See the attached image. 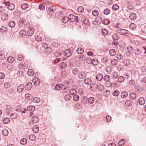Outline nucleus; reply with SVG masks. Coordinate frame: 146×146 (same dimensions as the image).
I'll return each instance as SVG.
<instances>
[{"mask_svg": "<svg viewBox=\"0 0 146 146\" xmlns=\"http://www.w3.org/2000/svg\"><path fill=\"white\" fill-rule=\"evenodd\" d=\"M117 32L118 33L122 35L128 36L129 35L128 31L127 30L121 29H118Z\"/></svg>", "mask_w": 146, "mask_h": 146, "instance_id": "f257e3e1", "label": "nucleus"}, {"mask_svg": "<svg viewBox=\"0 0 146 146\" xmlns=\"http://www.w3.org/2000/svg\"><path fill=\"white\" fill-rule=\"evenodd\" d=\"M69 21L70 22H73L76 21L77 23L78 20L77 19V17L73 15L72 14H70L68 16Z\"/></svg>", "mask_w": 146, "mask_h": 146, "instance_id": "f03ea898", "label": "nucleus"}, {"mask_svg": "<svg viewBox=\"0 0 146 146\" xmlns=\"http://www.w3.org/2000/svg\"><path fill=\"white\" fill-rule=\"evenodd\" d=\"M56 10V8L55 6H52L49 8L47 12L49 14H51L53 13V12L55 11Z\"/></svg>", "mask_w": 146, "mask_h": 146, "instance_id": "7ed1b4c3", "label": "nucleus"}, {"mask_svg": "<svg viewBox=\"0 0 146 146\" xmlns=\"http://www.w3.org/2000/svg\"><path fill=\"white\" fill-rule=\"evenodd\" d=\"M32 81L34 85L35 86H38L40 83L39 79L37 78H33Z\"/></svg>", "mask_w": 146, "mask_h": 146, "instance_id": "20e7f679", "label": "nucleus"}, {"mask_svg": "<svg viewBox=\"0 0 146 146\" xmlns=\"http://www.w3.org/2000/svg\"><path fill=\"white\" fill-rule=\"evenodd\" d=\"M132 62V61L131 60L124 59L123 61V63L124 65L127 66H129L131 62Z\"/></svg>", "mask_w": 146, "mask_h": 146, "instance_id": "39448f33", "label": "nucleus"}, {"mask_svg": "<svg viewBox=\"0 0 146 146\" xmlns=\"http://www.w3.org/2000/svg\"><path fill=\"white\" fill-rule=\"evenodd\" d=\"M86 76V74L84 72H82L78 74V78L81 79H84Z\"/></svg>", "mask_w": 146, "mask_h": 146, "instance_id": "423d86ee", "label": "nucleus"}, {"mask_svg": "<svg viewBox=\"0 0 146 146\" xmlns=\"http://www.w3.org/2000/svg\"><path fill=\"white\" fill-rule=\"evenodd\" d=\"M34 30L33 28L31 27L28 30L27 32V34L28 36H31L34 33Z\"/></svg>", "mask_w": 146, "mask_h": 146, "instance_id": "0eeeda50", "label": "nucleus"}, {"mask_svg": "<svg viewBox=\"0 0 146 146\" xmlns=\"http://www.w3.org/2000/svg\"><path fill=\"white\" fill-rule=\"evenodd\" d=\"M25 88V86L23 84H21L19 85L17 88V90L19 93H21L23 91Z\"/></svg>", "mask_w": 146, "mask_h": 146, "instance_id": "6e6552de", "label": "nucleus"}, {"mask_svg": "<svg viewBox=\"0 0 146 146\" xmlns=\"http://www.w3.org/2000/svg\"><path fill=\"white\" fill-rule=\"evenodd\" d=\"M8 15L7 13H5L2 15L1 16V18L3 21L6 20L8 19Z\"/></svg>", "mask_w": 146, "mask_h": 146, "instance_id": "1a4fd4ad", "label": "nucleus"}, {"mask_svg": "<svg viewBox=\"0 0 146 146\" xmlns=\"http://www.w3.org/2000/svg\"><path fill=\"white\" fill-rule=\"evenodd\" d=\"M145 99L143 97H141L138 99V102L141 105H143L145 103Z\"/></svg>", "mask_w": 146, "mask_h": 146, "instance_id": "9d476101", "label": "nucleus"}, {"mask_svg": "<svg viewBox=\"0 0 146 146\" xmlns=\"http://www.w3.org/2000/svg\"><path fill=\"white\" fill-rule=\"evenodd\" d=\"M127 53H128L129 54H132L134 50L133 47L130 46H129L127 48Z\"/></svg>", "mask_w": 146, "mask_h": 146, "instance_id": "9b49d317", "label": "nucleus"}, {"mask_svg": "<svg viewBox=\"0 0 146 146\" xmlns=\"http://www.w3.org/2000/svg\"><path fill=\"white\" fill-rule=\"evenodd\" d=\"M32 86L33 85L30 82H28L25 88L27 90H30L31 89Z\"/></svg>", "mask_w": 146, "mask_h": 146, "instance_id": "f8f14e48", "label": "nucleus"}, {"mask_svg": "<svg viewBox=\"0 0 146 146\" xmlns=\"http://www.w3.org/2000/svg\"><path fill=\"white\" fill-rule=\"evenodd\" d=\"M7 7L9 10L12 11L15 9V6L13 3H9L7 5Z\"/></svg>", "mask_w": 146, "mask_h": 146, "instance_id": "ddd939ff", "label": "nucleus"}, {"mask_svg": "<svg viewBox=\"0 0 146 146\" xmlns=\"http://www.w3.org/2000/svg\"><path fill=\"white\" fill-rule=\"evenodd\" d=\"M129 17L131 20H134L137 18L136 15L134 13H131L129 15Z\"/></svg>", "mask_w": 146, "mask_h": 146, "instance_id": "4468645a", "label": "nucleus"}, {"mask_svg": "<svg viewBox=\"0 0 146 146\" xmlns=\"http://www.w3.org/2000/svg\"><path fill=\"white\" fill-rule=\"evenodd\" d=\"M65 55L67 57H70L71 55V53L70 51L68 49H66L64 52Z\"/></svg>", "mask_w": 146, "mask_h": 146, "instance_id": "2eb2a0df", "label": "nucleus"}, {"mask_svg": "<svg viewBox=\"0 0 146 146\" xmlns=\"http://www.w3.org/2000/svg\"><path fill=\"white\" fill-rule=\"evenodd\" d=\"M84 82L86 84L89 85L91 84L92 80L89 78H85L84 80Z\"/></svg>", "mask_w": 146, "mask_h": 146, "instance_id": "dca6fc26", "label": "nucleus"}, {"mask_svg": "<svg viewBox=\"0 0 146 146\" xmlns=\"http://www.w3.org/2000/svg\"><path fill=\"white\" fill-rule=\"evenodd\" d=\"M67 64L66 62H62L60 64V68L62 69H64L66 67Z\"/></svg>", "mask_w": 146, "mask_h": 146, "instance_id": "f3484780", "label": "nucleus"}, {"mask_svg": "<svg viewBox=\"0 0 146 146\" xmlns=\"http://www.w3.org/2000/svg\"><path fill=\"white\" fill-rule=\"evenodd\" d=\"M7 29V28L4 26H2L0 28V32L3 33L5 34Z\"/></svg>", "mask_w": 146, "mask_h": 146, "instance_id": "a211bd4d", "label": "nucleus"}, {"mask_svg": "<svg viewBox=\"0 0 146 146\" xmlns=\"http://www.w3.org/2000/svg\"><path fill=\"white\" fill-rule=\"evenodd\" d=\"M6 109L5 110L6 112L8 113L9 111H11L12 110V108L9 105H7L6 106Z\"/></svg>", "mask_w": 146, "mask_h": 146, "instance_id": "6ab92c4d", "label": "nucleus"}, {"mask_svg": "<svg viewBox=\"0 0 146 146\" xmlns=\"http://www.w3.org/2000/svg\"><path fill=\"white\" fill-rule=\"evenodd\" d=\"M96 78L98 81H100L103 79V75L102 74H98L96 76Z\"/></svg>", "mask_w": 146, "mask_h": 146, "instance_id": "aec40b11", "label": "nucleus"}, {"mask_svg": "<svg viewBox=\"0 0 146 146\" xmlns=\"http://www.w3.org/2000/svg\"><path fill=\"white\" fill-rule=\"evenodd\" d=\"M7 61L10 63H13L14 61V58L11 56H9L7 58Z\"/></svg>", "mask_w": 146, "mask_h": 146, "instance_id": "412c9836", "label": "nucleus"}, {"mask_svg": "<svg viewBox=\"0 0 146 146\" xmlns=\"http://www.w3.org/2000/svg\"><path fill=\"white\" fill-rule=\"evenodd\" d=\"M136 95L134 93H131L129 95L130 98L131 100H134L136 98Z\"/></svg>", "mask_w": 146, "mask_h": 146, "instance_id": "4be33fe9", "label": "nucleus"}, {"mask_svg": "<svg viewBox=\"0 0 146 146\" xmlns=\"http://www.w3.org/2000/svg\"><path fill=\"white\" fill-rule=\"evenodd\" d=\"M77 11L78 13H81L84 12V9L82 7L80 6L78 7Z\"/></svg>", "mask_w": 146, "mask_h": 146, "instance_id": "5701e85b", "label": "nucleus"}, {"mask_svg": "<svg viewBox=\"0 0 146 146\" xmlns=\"http://www.w3.org/2000/svg\"><path fill=\"white\" fill-rule=\"evenodd\" d=\"M17 114L15 113H11L10 115V118L12 119H16L17 117Z\"/></svg>", "mask_w": 146, "mask_h": 146, "instance_id": "b1692460", "label": "nucleus"}, {"mask_svg": "<svg viewBox=\"0 0 146 146\" xmlns=\"http://www.w3.org/2000/svg\"><path fill=\"white\" fill-rule=\"evenodd\" d=\"M35 109V107L34 106H30L27 108V110L30 111H33Z\"/></svg>", "mask_w": 146, "mask_h": 146, "instance_id": "393cba45", "label": "nucleus"}, {"mask_svg": "<svg viewBox=\"0 0 146 146\" xmlns=\"http://www.w3.org/2000/svg\"><path fill=\"white\" fill-rule=\"evenodd\" d=\"M45 51L46 53L48 54L52 52V49L51 48L47 47L46 48H45Z\"/></svg>", "mask_w": 146, "mask_h": 146, "instance_id": "a878e982", "label": "nucleus"}, {"mask_svg": "<svg viewBox=\"0 0 146 146\" xmlns=\"http://www.w3.org/2000/svg\"><path fill=\"white\" fill-rule=\"evenodd\" d=\"M109 53L111 56H114L116 52L115 49H112L109 50Z\"/></svg>", "mask_w": 146, "mask_h": 146, "instance_id": "bb28decb", "label": "nucleus"}, {"mask_svg": "<svg viewBox=\"0 0 146 146\" xmlns=\"http://www.w3.org/2000/svg\"><path fill=\"white\" fill-rule=\"evenodd\" d=\"M63 86L62 84H58L56 85L55 87V89L56 90H59L63 87Z\"/></svg>", "mask_w": 146, "mask_h": 146, "instance_id": "cd10ccee", "label": "nucleus"}, {"mask_svg": "<svg viewBox=\"0 0 146 146\" xmlns=\"http://www.w3.org/2000/svg\"><path fill=\"white\" fill-rule=\"evenodd\" d=\"M19 68L20 69H22L24 68H27V65L24 66L22 63H20L18 66Z\"/></svg>", "mask_w": 146, "mask_h": 146, "instance_id": "c85d7f7f", "label": "nucleus"}, {"mask_svg": "<svg viewBox=\"0 0 146 146\" xmlns=\"http://www.w3.org/2000/svg\"><path fill=\"white\" fill-rule=\"evenodd\" d=\"M25 97L26 98L29 100H32L33 98V96L31 94L27 93L25 94Z\"/></svg>", "mask_w": 146, "mask_h": 146, "instance_id": "c756f323", "label": "nucleus"}, {"mask_svg": "<svg viewBox=\"0 0 146 146\" xmlns=\"http://www.w3.org/2000/svg\"><path fill=\"white\" fill-rule=\"evenodd\" d=\"M97 85L95 83H93L91 84L90 88L92 90H95L97 88Z\"/></svg>", "mask_w": 146, "mask_h": 146, "instance_id": "7c9ffc66", "label": "nucleus"}, {"mask_svg": "<svg viewBox=\"0 0 146 146\" xmlns=\"http://www.w3.org/2000/svg\"><path fill=\"white\" fill-rule=\"evenodd\" d=\"M135 54L136 55H139L141 53V50L137 48L135 50Z\"/></svg>", "mask_w": 146, "mask_h": 146, "instance_id": "2f4dec72", "label": "nucleus"}, {"mask_svg": "<svg viewBox=\"0 0 146 146\" xmlns=\"http://www.w3.org/2000/svg\"><path fill=\"white\" fill-rule=\"evenodd\" d=\"M98 60L96 59H93L92 60V64L94 66L98 64Z\"/></svg>", "mask_w": 146, "mask_h": 146, "instance_id": "473e14b6", "label": "nucleus"}, {"mask_svg": "<svg viewBox=\"0 0 146 146\" xmlns=\"http://www.w3.org/2000/svg\"><path fill=\"white\" fill-rule=\"evenodd\" d=\"M8 25L10 27L13 28L15 26V24L14 21H11L9 22Z\"/></svg>", "mask_w": 146, "mask_h": 146, "instance_id": "72a5a7b5", "label": "nucleus"}, {"mask_svg": "<svg viewBox=\"0 0 146 146\" xmlns=\"http://www.w3.org/2000/svg\"><path fill=\"white\" fill-rule=\"evenodd\" d=\"M2 134L4 136H7L8 135V131L7 129H5L2 131Z\"/></svg>", "mask_w": 146, "mask_h": 146, "instance_id": "f704fd0d", "label": "nucleus"}, {"mask_svg": "<svg viewBox=\"0 0 146 146\" xmlns=\"http://www.w3.org/2000/svg\"><path fill=\"white\" fill-rule=\"evenodd\" d=\"M104 80L106 82H109L110 79V76L108 75H105L104 77Z\"/></svg>", "mask_w": 146, "mask_h": 146, "instance_id": "c9c22d12", "label": "nucleus"}, {"mask_svg": "<svg viewBox=\"0 0 146 146\" xmlns=\"http://www.w3.org/2000/svg\"><path fill=\"white\" fill-rule=\"evenodd\" d=\"M32 121L33 123H36L38 122V119L37 117L34 116L32 117Z\"/></svg>", "mask_w": 146, "mask_h": 146, "instance_id": "e433bc0d", "label": "nucleus"}, {"mask_svg": "<svg viewBox=\"0 0 146 146\" xmlns=\"http://www.w3.org/2000/svg\"><path fill=\"white\" fill-rule=\"evenodd\" d=\"M128 95L127 92H123L121 94V98H125Z\"/></svg>", "mask_w": 146, "mask_h": 146, "instance_id": "4c0bfd02", "label": "nucleus"}, {"mask_svg": "<svg viewBox=\"0 0 146 146\" xmlns=\"http://www.w3.org/2000/svg\"><path fill=\"white\" fill-rule=\"evenodd\" d=\"M9 121V118L7 117L4 118L3 120V123L5 124L8 123Z\"/></svg>", "mask_w": 146, "mask_h": 146, "instance_id": "58836bf2", "label": "nucleus"}, {"mask_svg": "<svg viewBox=\"0 0 146 146\" xmlns=\"http://www.w3.org/2000/svg\"><path fill=\"white\" fill-rule=\"evenodd\" d=\"M102 23L105 25H107L109 24L110 21L108 19H105L102 21Z\"/></svg>", "mask_w": 146, "mask_h": 146, "instance_id": "ea45409f", "label": "nucleus"}, {"mask_svg": "<svg viewBox=\"0 0 146 146\" xmlns=\"http://www.w3.org/2000/svg\"><path fill=\"white\" fill-rule=\"evenodd\" d=\"M20 142L22 145H25L27 142V140L26 138H23L20 140Z\"/></svg>", "mask_w": 146, "mask_h": 146, "instance_id": "a19ab883", "label": "nucleus"}, {"mask_svg": "<svg viewBox=\"0 0 146 146\" xmlns=\"http://www.w3.org/2000/svg\"><path fill=\"white\" fill-rule=\"evenodd\" d=\"M117 63V60L115 59H112L111 61V64L113 66H115Z\"/></svg>", "mask_w": 146, "mask_h": 146, "instance_id": "79ce46f5", "label": "nucleus"}, {"mask_svg": "<svg viewBox=\"0 0 146 146\" xmlns=\"http://www.w3.org/2000/svg\"><path fill=\"white\" fill-rule=\"evenodd\" d=\"M77 53L78 54H81L84 52V50L81 48H78L76 50Z\"/></svg>", "mask_w": 146, "mask_h": 146, "instance_id": "37998d69", "label": "nucleus"}, {"mask_svg": "<svg viewBox=\"0 0 146 146\" xmlns=\"http://www.w3.org/2000/svg\"><path fill=\"white\" fill-rule=\"evenodd\" d=\"M27 74L29 76H33L34 74V72L31 69H29L28 70Z\"/></svg>", "mask_w": 146, "mask_h": 146, "instance_id": "c03bdc74", "label": "nucleus"}, {"mask_svg": "<svg viewBox=\"0 0 146 146\" xmlns=\"http://www.w3.org/2000/svg\"><path fill=\"white\" fill-rule=\"evenodd\" d=\"M92 15L95 17H96L98 15L99 13L98 11L96 10H93L92 12Z\"/></svg>", "mask_w": 146, "mask_h": 146, "instance_id": "a18cd8bd", "label": "nucleus"}, {"mask_svg": "<svg viewBox=\"0 0 146 146\" xmlns=\"http://www.w3.org/2000/svg\"><path fill=\"white\" fill-rule=\"evenodd\" d=\"M17 59L18 60L22 61L23 59V57L21 54H19L17 56Z\"/></svg>", "mask_w": 146, "mask_h": 146, "instance_id": "49530a36", "label": "nucleus"}, {"mask_svg": "<svg viewBox=\"0 0 146 146\" xmlns=\"http://www.w3.org/2000/svg\"><path fill=\"white\" fill-rule=\"evenodd\" d=\"M88 102L90 104H92L94 101V98L92 97H90L88 100Z\"/></svg>", "mask_w": 146, "mask_h": 146, "instance_id": "de8ad7c7", "label": "nucleus"}, {"mask_svg": "<svg viewBox=\"0 0 146 146\" xmlns=\"http://www.w3.org/2000/svg\"><path fill=\"white\" fill-rule=\"evenodd\" d=\"M125 104L126 106H129L132 105V102L131 100H128L125 102Z\"/></svg>", "mask_w": 146, "mask_h": 146, "instance_id": "09e8293b", "label": "nucleus"}, {"mask_svg": "<svg viewBox=\"0 0 146 146\" xmlns=\"http://www.w3.org/2000/svg\"><path fill=\"white\" fill-rule=\"evenodd\" d=\"M40 99L38 97H35L33 100V101L34 103H37L40 102Z\"/></svg>", "mask_w": 146, "mask_h": 146, "instance_id": "8fccbe9b", "label": "nucleus"}, {"mask_svg": "<svg viewBox=\"0 0 146 146\" xmlns=\"http://www.w3.org/2000/svg\"><path fill=\"white\" fill-rule=\"evenodd\" d=\"M102 33L104 36L108 34V31L105 29H103L102 30Z\"/></svg>", "mask_w": 146, "mask_h": 146, "instance_id": "3c124183", "label": "nucleus"}, {"mask_svg": "<svg viewBox=\"0 0 146 146\" xmlns=\"http://www.w3.org/2000/svg\"><path fill=\"white\" fill-rule=\"evenodd\" d=\"M104 88V86L100 84L98 85H97V88L99 91H102L103 90Z\"/></svg>", "mask_w": 146, "mask_h": 146, "instance_id": "603ef678", "label": "nucleus"}, {"mask_svg": "<svg viewBox=\"0 0 146 146\" xmlns=\"http://www.w3.org/2000/svg\"><path fill=\"white\" fill-rule=\"evenodd\" d=\"M69 93L71 95H73L76 93V91L75 89H72L70 90Z\"/></svg>", "mask_w": 146, "mask_h": 146, "instance_id": "864d4df0", "label": "nucleus"}, {"mask_svg": "<svg viewBox=\"0 0 146 146\" xmlns=\"http://www.w3.org/2000/svg\"><path fill=\"white\" fill-rule=\"evenodd\" d=\"M62 21L64 23H66L69 21V17H64L62 19Z\"/></svg>", "mask_w": 146, "mask_h": 146, "instance_id": "5fc2aeb1", "label": "nucleus"}, {"mask_svg": "<svg viewBox=\"0 0 146 146\" xmlns=\"http://www.w3.org/2000/svg\"><path fill=\"white\" fill-rule=\"evenodd\" d=\"M20 35L22 36H25L26 34V33L25 31L24 30H21L19 32Z\"/></svg>", "mask_w": 146, "mask_h": 146, "instance_id": "6e6d98bb", "label": "nucleus"}, {"mask_svg": "<svg viewBox=\"0 0 146 146\" xmlns=\"http://www.w3.org/2000/svg\"><path fill=\"white\" fill-rule=\"evenodd\" d=\"M124 80L125 79L124 77L122 76H121L118 78V81L119 82H122L124 81Z\"/></svg>", "mask_w": 146, "mask_h": 146, "instance_id": "4d7b16f0", "label": "nucleus"}, {"mask_svg": "<svg viewBox=\"0 0 146 146\" xmlns=\"http://www.w3.org/2000/svg\"><path fill=\"white\" fill-rule=\"evenodd\" d=\"M119 8V6L117 4H114L112 6V9L114 11L117 10Z\"/></svg>", "mask_w": 146, "mask_h": 146, "instance_id": "13d9d810", "label": "nucleus"}, {"mask_svg": "<svg viewBox=\"0 0 146 146\" xmlns=\"http://www.w3.org/2000/svg\"><path fill=\"white\" fill-rule=\"evenodd\" d=\"M64 98L66 101H69L70 98V96L68 94H66L65 95Z\"/></svg>", "mask_w": 146, "mask_h": 146, "instance_id": "bf43d9fd", "label": "nucleus"}, {"mask_svg": "<svg viewBox=\"0 0 146 146\" xmlns=\"http://www.w3.org/2000/svg\"><path fill=\"white\" fill-rule=\"evenodd\" d=\"M11 86V84L9 82H6L4 83V87L5 88H7L10 87Z\"/></svg>", "mask_w": 146, "mask_h": 146, "instance_id": "052dcab7", "label": "nucleus"}, {"mask_svg": "<svg viewBox=\"0 0 146 146\" xmlns=\"http://www.w3.org/2000/svg\"><path fill=\"white\" fill-rule=\"evenodd\" d=\"M136 27V26L135 24L133 23H131L129 26V28L130 29H135Z\"/></svg>", "mask_w": 146, "mask_h": 146, "instance_id": "680f3d73", "label": "nucleus"}, {"mask_svg": "<svg viewBox=\"0 0 146 146\" xmlns=\"http://www.w3.org/2000/svg\"><path fill=\"white\" fill-rule=\"evenodd\" d=\"M112 38L113 40H116L118 39L119 37L116 34H114L112 35Z\"/></svg>", "mask_w": 146, "mask_h": 146, "instance_id": "e2e57ef3", "label": "nucleus"}, {"mask_svg": "<svg viewBox=\"0 0 146 146\" xmlns=\"http://www.w3.org/2000/svg\"><path fill=\"white\" fill-rule=\"evenodd\" d=\"M28 6L27 4H23L21 5V7L23 9L25 10L28 7Z\"/></svg>", "mask_w": 146, "mask_h": 146, "instance_id": "0e129e2a", "label": "nucleus"}, {"mask_svg": "<svg viewBox=\"0 0 146 146\" xmlns=\"http://www.w3.org/2000/svg\"><path fill=\"white\" fill-rule=\"evenodd\" d=\"M29 139L31 141H34L36 139L35 137L33 134L30 135L29 137Z\"/></svg>", "mask_w": 146, "mask_h": 146, "instance_id": "69168bd1", "label": "nucleus"}, {"mask_svg": "<svg viewBox=\"0 0 146 146\" xmlns=\"http://www.w3.org/2000/svg\"><path fill=\"white\" fill-rule=\"evenodd\" d=\"M125 142V140L124 139H122L118 142V145L119 146H121L123 145Z\"/></svg>", "mask_w": 146, "mask_h": 146, "instance_id": "338daca9", "label": "nucleus"}, {"mask_svg": "<svg viewBox=\"0 0 146 146\" xmlns=\"http://www.w3.org/2000/svg\"><path fill=\"white\" fill-rule=\"evenodd\" d=\"M119 93V92L117 90L113 91V95L115 96H117Z\"/></svg>", "mask_w": 146, "mask_h": 146, "instance_id": "774afa93", "label": "nucleus"}]
</instances>
